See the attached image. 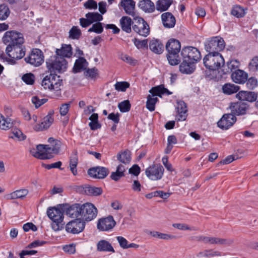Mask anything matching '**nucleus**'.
Returning a JSON list of instances; mask_svg holds the SVG:
<instances>
[{
    "label": "nucleus",
    "instance_id": "obj_41",
    "mask_svg": "<svg viewBox=\"0 0 258 258\" xmlns=\"http://www.w3.org/2000/svg\"><path fill=\"white\" fill-rule=\"evenodd\" d=\"M117 159L123 164V165H126L130 163L131 161V153L129 151H124L120 152L117 156Z\"/></svg>",
    "mask_w": 258,
    "mask_h": 258
},
{
    "label": "nucleus",
    "instance_id": "obj_35",
    "mask_svg": "<svg viewBox=\"0 0 258 258\" xmlns=\"http://www.w3.org/2000/svg\"><path fill=\"white\" fill-rule=\"evenodd\" d=\"M48 142L50 144V148L53 154H58L59 153L61 142L53 138H49Z\"/></svg>",
    "mask_w": 258,
    "mask_h": 258
},
{
    "label": "nucleus",
    "instance_id": "obj_15",
    "mask_svg": "<svg viewBox=\"0 0 258 258\" xmlns=\"http://www.w3.org/2000/svg\"><path fill=\"white\" fill-rule=\"evenodd\" d=\"M85 223L82 219H76L68 222L66 226V231L73 234H78L83 231Z\"/></svg>",
    "mask_w": 258,
    "mask_h": 258
},
{
    "label": "nucleus",
    "instance_id": "obj_49",
    "mask_svg": "<svg viewBox=\"0 0 258 258\" xmlns=\"http://www.w3.org/2000/svg\"><path fill=\"white\" fill-rule=\"evenodd\" d=\"M81 34V31L78 27L73 26L69 31V38L72 39H79Z\"/></svg>",
    "mask_w": 258,
    "mask_h": 258
},
{
    "label": "nucleus",
    "instance_id": "obj_45",
    "mask_svg": "<svg viewBox=\"0 0 258 258\" xmlns=\"http://www.w3.org/2000/svg\"><path fill=\"white\" fill-rule=\"evenodd\" d=\"M158 101V99L157 97H154L150 94L148 95L146 102L147 108L150 111H154L155 104Z\"/></svg>",
    "mask_w": 258,
    "mask_h": 258
},
{
    "label": "nucleus",
    "instance_id": "obj_33",
    "mask_svg": "<svg viewBox=\"0 0 258 258\" xmlns=\"http://www.w3.org/2000/svg\"><path fill=\"white\" fill-rule=\"evenodd\" d=\"M97 250L99 251L114 252L115 250L111 244L105 240H101L96 245Z\"/></svg>",
    "mask_w": 258,
    "mask_h": 258
},
{
    "label": "nucleus",
    "instance_id": "obj_9",
    "mask_svg": "<svg viewBox=\"0 0 258 258\" xmlns=\"http://www.w3.org/2000/svg\"><path fill=\"white\" fill-rule=\"evenodd\" d=\"M181 55L182 59L195 63L198 62L201 58L200 51L197 48L192 46L184 47L181 50Z\"/></svg>",
    "mask_w": 258,
    "mask_h": 258
},
{
    "label": "nucleus",
    "instance_id": "obj_18",
    "mask_svg": "<svg viewBox=\"0 0 258 258\" xmlns=\"http://www.w3.org/2000/svg\"><path fill=\"white\" fill-rule=\"evenodd\" d=\"M136 3L133 0H121L119 6L122 8L125 13L134 18L137 17L135 12Z\"/></svg>",
    "mask_w": 258,
    "mask_h": 258
},
{
    "label": "nucleus",
    "instance_id": "obj_31",
    "mask_svg": "<svg viewBox=\"0 0 258 258\" xmlns=\"http://www.w3.org/2000/svg\"><path fill=\"white\" fill-rule=\"evenodd\" d=\"M120 27L122 31L130 33L132 31L131 26L133 24L132 19L128 16H123L119 20Z\"/></svg>",
    "mask_w": 258,
    "mask_h": 258
},
{
    "label": "nucleus",
    "instance_id": "obj_19",
    "mask_svg": "<svg viewBox=\"0 0 258 258\" xmlns=\"http://www.w3.org/2000/svg\"><path fill=\"white\" fill-rule=\"evenodd\" d=\"M88 173L93 178L103 179L107 176L109 170L106 167L98 166L89 169Z\"/></svg>",
    "mask_w": 258,
    "mask_h": 258
},
{
    "label": "nucleus",
    "instance_id": "obj_25",
    "mask_svg": "<svg viewBox=\"0 0 258 258\" xmlns=\"http://www.w3.org/2000/svg\"><path fill=\"white\" fill-rule=\"evenodd\" d=\"M231 78L236 83L243 84L247 80V74L243 71L237 69L232 73Z\"/></svg>",
    "mask_w": 258,
    "mask_h": 258
},
{
    "label": "nucleus",
    "instance_id": "obj_53",
    "mask_svg": "<svg viewBox=\"0 0 258 258\" xmlns=\"http://www.w3.org/2000/svg\"><path fill=\"white\" fill-rule=\"evenodd\" d=\"M134 44L138 49L147 48L148 46V41L147 39L140 40L137 38L133 40Z\"/></svg>",
    "mask_w": 258,
    "mask_h": 258
},
{
    "label": "nucleus",
    "instance_id": "obj_28",
    "mask_svg": "<svg viewBox=\"0 0 258 258\" xmlns=\"http://www.w3.org/2000/svg\"><path fill=\"white\" fill-rule=\"evenodd\" d=\"M149 93L151 94L150 95L154 97L157 96L161 97L162 95L164 94L168 95L172 94V92H170L167 88H165L162 85L152 87L149 90Z\"/></svg>",
    "mask_w": 258,
    "mask_h": 258
},
{
    "label": "nucleus",
    "instance_id": "obj_5",
    "mask_svg": "<svg viewBox=\"0 0 258 258\" xmlns=\"http://www.w3.org/2000/svg\"><path fill=\"white\" fill-rule=\"evenodd\" d=\"M224 59L220 53H208L203 58L204 66L210 71H216L224 67Z\"/></svg>",
    "mask_w": 258,
    "mask_h": 258
},
{
    "label": "nucleus",
    "instance_id": "obj_59",
    "mask_svg": "<svg viewBox=\"0 0 258 258\" xmlns=\"http://www.w3.org/2000/svg\"><path fill=\"white\" fill-rule=\"evenodd\" d=\"M84 7L86 9L96 10L97 9V4L94 0H88L84 3Z\"/></svg>",
    "mask_w": 258,
    "mask_h": 258
},
{
    "label": "nucleus",
    "instance_id": "obj_23",
    "mask_svg": "<svg viewBox=\"0 0 258 258\" xmlns=\"http://www.w3.org/2000/svg\"><path fill=\"white\" fill-rule=\"evenodd\" d=\"M236 97L240 101L245 100L252 102L256 100L257 95L254 92L241 91L236 95Z\"/></svg>",
    "mask_w": 258,
    "mask_h": 258
},
{
    "label": "nucleus",
    "instance_id": "obj_63",
    "mask_svg": "<svg viewBox=\"0 0 258 258\" xmlns=\"http://www.w3.org/2000/svg\"><path fill=\"white\" fill-rule=\"evenodd\" d=\"M23 228L26 232L28 231L30 229L33 231H36L37 230V227L32 223H27L25 224L23 226Z\"/></svg>",
    "mask_w": 258,
    "mask_h": 258
},
{
    "label": "nucleus",
    "instance_id": "obj_22",
    "mask_svg": "<svg viewBox=\"0 0 258 258\" xmlns=\"http://www.w3.org/2000/svg\"><path fill=\"white\" fill-rule=\"evenodd\" d=\"M232 243L233 240L231 239L222 238L218 237L207 236L205 244L229 245Z\"/></svg>",
    "mask_w": 258,
    "mask_h": 258
},
{
    "label": "nucleus",
    "instance_id": "obj_48",
    "mask_svg": "<svg viewBox=\"0 0 258 258\" xmlns=\"http://www.w3.org/2000/svg\"><path fill=\"white\" fill-rule=\"evenodd\" d=\"M10 11L6 5H0V20H5L9 16Z\"/></svg>",
    "mask_w": 258,
    "mask_h": 258
},
{
    "label": "nucleus",
    "instance_id": "obj_30",
    "mask_svg": "<svg viewBox=\"0 0 258 258\" xmlns=\"http://www.w3.org/2000/svg\"><path fill=\"white\" fill-rule=\"evenodd\" d=\"M127 167L123 164H119L116 168V170L112 172L110 175V178L112 180L117 181H118L121 177L125 176L124 172Z\"/></svg>",
    "mask_w": 258,
    "mask_h": 258
},
{
    "label": "nucleus",
    "instance_id": "obj_51",
    "mask_svg": "<svg viewBox=\"0 0 258 258\" xmlns=\"http://www.w3.org/2000/svg\"><path fill=\"white\" fill-rule=\"evenodd\" d=\"M131 105L129 100H124L118 103V107L121 112H126L130 110Z\"/></svg>",
    "mask_w": 258,
    "mask_h": 258
},
{
    "label": "nucleus",
    "instance_id": "obj_62",
    "mask_svg": "<svg viewBox=\"0 0 258 258\" xmlns=\"http://www.w3.org/2000/svg\"><path fill=\"white\" fill-rule=\"evenodd\" d=\"M70 107V103H64L61 105L59 108L60 114L61 116L66 115L69 110Z\"/></svg>",
    "mask_w": 258,
    "mask_h": 258
},
{
    "label": "nucleus",
    "instance_id": "obj_16",
    "mask_svg": "<svg viewBox=\"0 0 258 258\" xmlns=\"http://www.w3.org/2000/svg\"><path fill=\"white\" fill-rule=\"evenodd\" d=\"M229 108L231 113L235 115H242L246 113L249 109V105L247 103L242 101L232 102L230 104Z\"/></svg>",
    "mask_w": 258,
    "mask_h": 258
},
{
    "label": "nucleus",
    "instance_id": "obj_7",
    "mask_svg": "<svg viewBox=\"0 0 258 258\" xmlns=\"http://www.w3.org/2000/svg\"><path fill=\"white\" fill-rule=\"evenodd\" d=\"M225 42L223 39L218 36L213 37L205 43V48L209 53H220L219 52L225 48Z\"/></svg>",
    "mask_w": 258,
    "mask_h": 258
},
{
    "label": "nucleus",
    "instance_id": "obj_14",
    "mask_svg": "<svg viewBox=\"0 0 258 258\" xmlns=\"http://www.w3.org/2000/svg\"><path fill=\"white\" fill-rule=\"evenodd\" d=\"M116 222L112 216L99 219L97 222V227L100 231H109L115 226Z\"/></svg>",
    "mask_w": 258,
    "mask_h": 258
},
{
    "label": "nucleus",
    "instance_id": "obj_56",
    "mask_svg": "<svg viewBox=\"0 0 258 258\" xmlns=\"http://www.w3.org/2000/svg\"><path fill=\"white\" fill-rule=\"evenodd\" d=\"M172 226L174 228H176L179 230H197V229H196L195 227L191 228L189 226H188L187 224H183V223H174L172 224Z\"/></svg>",
    "mask_w": 258,
    "mask_h": 258
},
{
    "label": "nucleus",
    "instance_id": "obj_32",
    "mask_svg": "<svg viewBox=\"0 0 258 258\" xmlns=\"http://www.w3.org/2000/svg\"><path fill=\"white\" fill-rule=\"evenodd\" d=\"M139 7L145 12L151 13L155 11L156 7L151 0H142L139 2Z\"/></svg>",
    "mask_w": 258,
    "mask_h": 258
},
{
    "label": "nucleus",
    "instance_id": "obj_58",
    "mask_svg": "<svg viewBox=\"0 0 258 258\" xmlns=\"http://www.w3.org/2000/svg\"><path fill=\"white\" fill-rule=\"evenodd\" d=\"M47 101V99H39L37 96H33L32 98V102L35 105L36 108H38Z\"/></svg>",
    "mask_w": 258,
    "mask_h": 258
},
{
    "label": "nucleus",
    "instance_id": "obj_50",
    "mask_svg": "<svg viewBox=\"0 0 258 258\" xmlns=\"http://www.w3.org/2000/svg\"><path fill=\"white\" fill-rule=\"evenodd\" d=\"M102 25L103 24L100 22H97L93 24L92 27L88 29V32H95L97 34H100L103 31V27Z\"/></svg>",
    "mask_w": 258,
    "mask_h": 258
},
{
    "label": "nucleus",
    "instance_id": "obj_8",
    "mask_svg": "<svg viewBox=\"0 0 258 258\" xmlns=\"http://www.w3.org/2000/svg\"><path fill=\"white\" fill-rule=\"evenodd\" d=\"M27 63L35 67L41 66L44 61L42 51L38 48L32 49L29 54L24 58Z\"/></svg>",
    "mask_w": 258,
    "mask_h": 258
},
{
    "label": "nucleus",
    "instance_id": "obj_10",
    "mask_svg": "<svg viewBox=\"0 0 258 258\" xmlns=\"http://www.w3.org/2000/svg\"><path fill=\"white\" fill-rule=\"evenodd\" d=\"M32 155L38 159L45 160L52 158L53 156L49 145L40 144L37 146L36 150H31Z\"/></svg>",
    "mask_w": 258,
    "mask_h": 258
},
{
    "label": "nucleus",
    "instance_id": "obj_43",
    "mask_svg": "<svg viewBox=\"0 0 258 258\" xmlns=\"http://www.w3.org/2000/svg\"><path fill=\"white\" fill-rule=\"evenodd\" d=\"M29 191L27 189H21L12 192L8 196L10 199H23L28 194Z\"/></svg>",
    "mask_w": 258,
    "mask_h": 258
},
{
    "label": "nucleus",
    "instance_id": "obj_29",
    "mask_svg": "<svg viewBox=\"0 0 258 258\" xmlns=\"http://www.w3.org/2000/svg\"><path fill=\"white\" fill-rule=\"evenodd\" d=\"M221 255V252L213 249H207L199 252L196 256L198 258H211Z\"/></svg>",
    "mask_w": 258,
    "mask_h": 258
},
{
    "label": "nucleus",
    "instance_id": "obj_39",
    "mask_svg": "<svg viewBox=\"0 0 258 258\" xmlns=\"http://www.w3.org/2000/svg\"><path fill=\"white\" fill-rule=\"evenodd\" d=\"M88 64V63L86 59L83 57H80L76 60L74 67V70L76 73L79 72L82 70H85Z\"/></svg>",
    "mask_w": 258,
    "mask_h": 258
},
{
    "label": "nucleus",
    "instance_id": "obj_52",
    "mask_svg": "<svg viewBox=\"0 0 258 258\" xmlns=\"http://www.w3.org/2000/svg\"><path fill=\"white\" fill-rule=\"evenodd\" d=\"M115 89L118 91L124 92L130 87V84L126 82H118L115 85Z\"/></svg>",
    "mask_w": 258,
    "mask_h": 258
},
{
    "label": "nucleus",
    "instance_id": "obj_2",
    "mask_svg": "<svg viewBox=\"0 0 258 258\" xmlns=\"http://www.w3.org/2000/svg\"><path fill=\"white\" fill-rule=\"evenodd\" d=\"M72 54L71 45L62 44L60 49H56V55L51 56L46 60L47 68L51 72L65 71L67 68V61L64 57L70 58Z\"/></svg>",
    "mask_w": 258,
    "mask_h": 258
},
{
    "label": "nucleus",
    "instance_id": "obj_47",
    "mask_svg": "<svg viewBox=\"0 0 258 258\" xmlns=\"http://www.w3.org/2000/svg\"><path fill=\"white\" fill-rule=\"evenodd\" d=\"M85 191L88 195L97 196L102 194V189L100 187L89 186L86 187Z\"/></svg>",
    "mask_w": 258,
    "mask_h": 258
},
{
    "label": "nucleus",
    "instance_id": "obj_27",
    "mask_svg": "<svg viewBox=\"0 0 258 258\" xmlns=\"http://www.w3.org/2000/svg\"><path fill=\"white\" fill-rule=\"evenodd\" d=\"M176 109L178 112L177 119L178 121H183L187 116V107L185 103L181 100L177 102Z\"/></svg>",
    "mask_w": 258,
    "mask_h": 258
},
{
    "label": "nucleus",
    "instance_id": "obj_3",
    "mask_svg": "<svg viewBox=\"0 0 258 258\" xmlns=\"http://www.w3.org/2000/svg\"><path fill=\"white\" fill-rule=\"evenodd\" d=\"M50 74L46 75L42 80L41 85L45 89H49L54 91L55 95L57 97L61 96V87L62 86V80L59 76L55 74L59 73L57 71L51 72Z\"/></svg>",
    "mask_w": 258,
    "mask_h": 258
},
{
    "label": "nucleus",
    "instance_id": "obj_34",
    "mask_svg": "<svg viewBox=\"0 0 258 258\" xmlns=\"http://www.w3.org/2000/svg\"><path fill=\"white\" fill-rule=\"evenodd\" d=\"M78 163V158L77 151H74L70 156L69 167L72 174L76 176L78 174L77 166Z\"/></svg>",
    "mask_w": 258,
    "mask_h": 258
},
{
    "label": "nucleus",
    "instance_id": "obj_26",
    "mask_svg": "<svg viewBox=\"0 0 258 258\" xmlns=\"http://www.w3.org/2000/svg\"><path fill=\"white\" fill-rule=\"evenodd\" d=\"M53 122L52 115L49 113L43 119L41 123L37 124L34 126V130L37 132L46 130L50 127Z\"/></svg>",
    "mask_w": 258,
    "mask_h": 258
},
{
    "label": "nucleus",
    "instance_id": "obj_6",
    "mask_svg": "<svg viewBox=\"0 0 258 258\" xmlns=\"http://www.w3.org/2000/svg\"><path fill=\"white\" fill-rule=\"evenodd\" d=\"M48 217L51 220V227L55 231L61 230L64 225L63 213L55 207L49 208L47 211Z\"/></svg>",
    "mask_w": 258,
    "mask_h": 258
},
{
    "label": "nucleus",
    "instance_id": "obj_13",
    "mask_svg": "<svg viewBox=\"0 0 258 258\" xmlns=\"http://www.w3.org/2000/svg\"><path fill=\"white\" fill-rule=\"evenodd\" d=\"M97 212V208L92 204H82V220L90 221L96 217Z\"/></svg>",
    "mask_w": 258,
    "mask_h": 258
},
{
    "label": "nucleus",
    "instance_id": "obj_57",
    "mask_svg": "<svg viewBox=\"0 0 258 258\" xmlns=\"http://www.w3.org/2000/svg\"><path fill=\"white\" fill-rule=\"evenodd\" d=\"M12 136L11 138L13 139H17L19 141L24 140L26 138V136L23 135L22 132L18 129L15 130L12 132Z\"/></svg>",
    "mask_w": 258,
    "mask_h": 258
},
{
    "label": "nucleus",
    "instance_id": "obj_4",
    "mask_svg": "<svg viewBox=\"0 0 258 258\" xmlns=\"http://www.w3.org/2000/svg\"><path fill=\"white\" fill-rule=\"evenodd\" d=\"M168 52L167 54L169 63L172 66L176 65L180 62L179 52L181 49L180 42L177 39H170L166 44Z\"/></svg>",
    "mask_w": 258,
    "mask_h": 258
},
{
    "label": "nucleus",
    "instance_id": "obj_61",
    "mask_svg": "<svg viewBox=\"0 0 258 258\" xmlns=\"http://www.w3.org/2000/svg\"><path fill=\"white\" fill-rule=\"evenodd\" d=\"M246 82L247 87L250 89H253L257 85V79L254 78H250L247 79Z\"/></svg>",
    "mask_w": 258,
    "mask_h": 258
},
{
    "label": "nucleus",
    "instance_id": "obj_20",
    "mask_svg": "<svg viewBox=\"0 0 258 258\" xmlns=\"http://www.w3.org/2000/svg\"><path fill=\"white\" fill-rule=\"evenodd\" d=\"M82 205L75 204L66 210V214L72 218L82 219Z\"/></svg>",
    "mask_w": 258,
    "mask_h": 258
},
{
    "label": "nucleus",
    "instance_id": "obj_60",
    "mask_svg": "<svg viewBox=\"0 0 258 258\" xmlns=\"http://www.w3.org/2000/svg\"><path fill=\"white\" fill-rule=\"evenodd\" d=\"M116 239L121 248L127 249L128 241L125 238L122 236H117L116 237Z\"/></svg>",
    "mask_w": 258,
    "mask_h": 258
},
{
    "label": "nucleus",
    "instance_id": "obj_54",
    "mask_svg": "<svg viewBox=\"0 0 258 258\" xmlns=\"http://www.w3.org/2000/svg\"><path fill=\"white\" fill-rule=\"evenodd\" d=\"M22 79L27 84L33 85L34 83L35 77L33 74L28 73L24 75Z\"/></svg>",
    "mask_w": 258,
    "mask_h": 258
},
{
    "label": "nucleus",
    "instance_id": "obj_44",
    "mask_svg": "<svg viewBox=\"0 0 258 258\" xmlns=\"http://www.w3.org/2000/svg\"><path fill=\"white\" fill-rule=\"evenodd\" d=\"M85 17L88 18L91 24L94 22L97 23L103 20L102 15L97 12H89L85 15Z\"/></svg>",
    "mask_w": 258,
    "mask_h": 258
},
{
    "label": "nucleus",
    "instance_id": "obj_17",
    "mask_svg": "<svg viewBox=\"0 0 258 258\" xmlns=\"http://www.w3.org/2000/svg\"><path fill=\"white\" fill-rule=\"evenodd\" d=\"M236 121V117L234 114L227 113L223 115L222 118L218 121L217 125L222 130H228L232 126Z\"/></svg>",
    "mask_w": 258,
    "mask_h": 258
},
{
    "label": "nucleus",
    "instance_id": "obj_55",
    "mask_svg": "<svg viewBox=\"0 0 258 258\" xmlns=\"http://www.w3.org/2000/svg\"><path fill=\"white\" fill-rule=\"evenodd\" d=\"M249 69L251 72L258 71V56L254 57L248 65Z\"/></svg>",
    "mask_w": 258,
    "mask_h": 258
},
{
    "label": "nucleus",
    "instance_id": "obj_38",
    "mask_svg": "<svg viewBox=\"0 0 258 258\" xmlns=\"http://www.w3.org/2000/svg\"><path fill=\"white\" fill-rule=\"evenodd\" d=\"M14 125V121L9 117H5L0 114V128L3 130H8Z\"/></svg>",
    "mask_w": 258,
    "mask_h": 258
},
{
    "label": "nucleus",
    "instance_id": "obj_12",
    "mask_svg": "<svg viewBox=\"0 0 258 258\" xmlns=\"http://www.w3.org/2000/svg\"><path fill=\"white\" fill-rule=\"evenodd\" d=\"M164 169L160 164H153L148 167L145 171L147 176L152 180L160 179L163 175Z\"/></svg>",
    "mask_w": 258,
    "mask_h": 258
},
{
    "label": "nucleus",
    "instance_id": "obj_64",
    "mask_svg": "<svg viewBox=\"0 0 258 258\" xmlns=\"http://www.w3.org/2000/svg\"><path fill=\"white\" fill-rule=\"evenodd\" d=\"M142 185L138 180H135L132 185V189L135 192H139L141 191Z\"/></svg>",
    "mask_w": 258,
    "mask_h": 258
},
{
    "label": "nucleus",
    "instance_id": "obj_46",
    "mask_svg": "<svg viewBox=\"0 0 258 258\" xmlns=\"http://www.w3.org/2000/svg\"><path fill=\"white\" fill-rule=\"evenodd\" d=\"M231 14L237 18L243 17L245 14V10L241 6L236 5L233 7Z\"/></svg>",
    "mask_w": 258,
    "mask_h": 258
},
{
    "label": "nucleus",
    "instance_id": "obj_36",
    "mask_svg": "<svg viewBox=\"0 0 258 258\" xmlns=\"http://www.w3.org/2000/svg\"><path fill=\"white\" fill-rule=\"evenodd\" d=\"M149 47L152 51L157 54L162 53L164 50L163 45L158 40H152L151 41Z\"/></svg>",
    "mask_w": 258,
    "mask_h": 258
},
{
    "label": "nucleus",
    "instance_id": "obj_24",
    "mask_svg": "<svg viewBox=\"0 0 258 258\" xmlns=\"http://www.w3.org/2000/svg\"><path fill=\"white\" fill-rule=\"evenodd\" d=\"M161 19L164 27L171 28L174 27L176 20L174 16L169 12L164 13L161 15Z\"/></svg>",
    "mask_w": 258,
    "mask_h": 258
},
{
    "label": "nucleus",
    "instance_id": "obj_42",
    "mask_svg": "<svg viewBox=\"0 0 258 258\" xmlns=\"http://www.w3.org/2000/svg\"><path fill=\"white\" fill-rule=\"evenodd\" d=\"M239 89V86L231 83H226L222 86L223 92L227 95L235 93Z\"/></svg>",
    "mask_w": 258,
    "mask_h": 258
},
{
    "label": "nucleus",
    "instance_id": "obj_40",
    "mask_svg": "<svg viewBox=\"0 0 258 258\" xmlns=\"http://www.w3.org/2000/svg\"><path fill=\"white\" fill-rule=\"evenodd\" d=\"M172 0H158L156 3V9L161 12L168 9L172 4Z\"/></svg>",
    "mask_w": 258,
    "mask_h": 258
},
{
    "label": "nucleus",
    "instance_id": "obj_37",
    "mask_svg": "<svg viewBox=\"0 0 258 258\" xmlns=\"http://www.w3.org/2000/svg\"><path fill=\"white\" fill-rule=\"evenodd\" d=\"M240 63L237 59H232L227 62V66L228 67L226 69H223V74H227L233 72L235 70L238 69L240 67Z\"/></svg>",
    "mask_w": 258,
    "mask_h": 258
},
{
    "label": "nucleus",
    "instance_id": "obj_1",
    "mask_svg": "<svg viewBox=\"0 0 258 258\" xmlns=\"http://www.w3.org/2000/svg\"><path fill=\"white\" fill-rule=\"evenodd\" d=\"M3 41L8 45L6 52L9 58L1 55L2 59L14 64L16 63V60H19L25 56L26 48L23 45L24 39L22 34L15 31H7L3 37Z\"/></svg>",
    "mask_w": 258,
    "mask_h": 258
},
{
    "label": "nucleus",
    "instance_id": "obj_11",
    "mask_svg": "<svg viewBox=\"0 0 258 258\" xmlns=\"http://www.w3.org/2000/svg\"><path fill=\"white\" fill-rule=\"evenodd\" d=\"M135 23L133 25V30L140 35L146 37L150 33L149 26L147 23L141 17L134 18Z\"/></svg>",
    "mask_w": 258,
    "mask_h": 258
},
{
    "label": "nucleus",
    "instance_id": "obj_21",
    "mask_svg": "<svg viewBox=\"0 0 258 258\" xmlns=\"http://www.w3.org/2000/svg\"><path fill=\"white\" fill-rule=\"evenodd\" d=\"M182 62L179 66V71L182 74H191L196 70V64L194 62L182 59Z\"/></svg>",
    "mask_w": 258,
    "mask_h": 258
}]
</instances>
